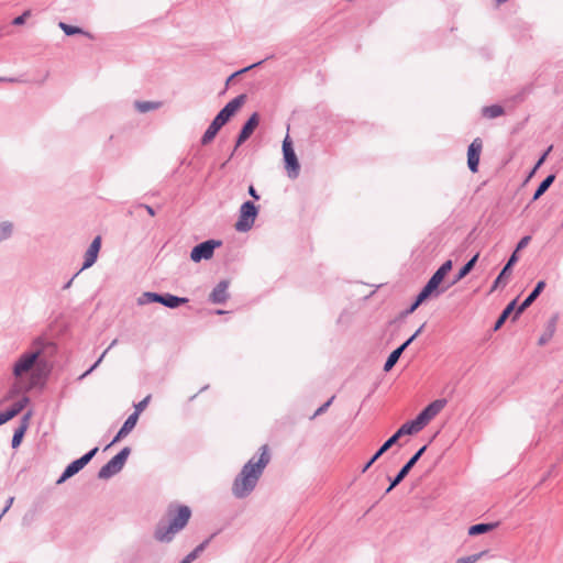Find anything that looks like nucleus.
<instances>
[{
	"mask_svg": "<svg viewBox=\"0 0 563 563\" xmlns=\"http://www.w3.org/2000/svg\"><path fill=\"white\" fill-rule=\"evenodd\" d=\"M56 351V345L44 338H36L31 345V350L22 353L12 366V374L15 378L32 373L30 387L36 386L42 377V367L46 366L47 357L52 356Z\"/></svg>",
	"mask_w": 563,
	"mask_h": 563,
	"instance_id": "nucleus-1",
	"label": "nucleus"
},
{
	"mask_svg": "<svg viewBox=\"0 0 563 563\" xmlns=\"http://www.w3.org/2000/svg\"><path fill=\"white\" fill-rule=\"evenodd\" d=\"M271 462L266 444L260 448V454L252 456L242 467L232 485V494L236 498L247 497L256 487L265 467Z\"/></svg>",
	"mask_w": 563,
	"mask_h": 563,
	"instance_id": "nucleus-2",
	"label": "nucleus"
},
{
	"mask_svg": "<svg viewBox=\"0 0 563 563\" xmlns=\"http://www.w3.org/2000/svg\"><path fill=\"white\" fill-rule=\"evenodd\" d=\"M191 517V510L188 506H178L177 512L168 522H159L154 531V538L159 542L168 543L175 536L181 531Z\"/></svg>",
	"mask_w": 563,
	"mask_h": 563,
	"instance_id": "nucleus-3",
	"label": "nucleus"
},
{
	"mask_svg": "<svg viewBox=\"0 0 563 563\" xmlns=\"http://www.w3.org/2000/svg\"><path fill=\"white\" fill-rule=\"evenodd\" d=\"M246 96L239 95L229 101L214 117L201 137V144H209L217 135L219 130L231 119V117L245 103Z\"/></svg>",
	"mask_w": 563,
	"mask_h": 563,
	"instance_id": "nucleus-4",
	"label": "nucleus"
},
{
	"mask_svg": "<svg viewBox=\"0 0 563 563\" xmlns=\"http://www.w3.org/2000/svg\"><path fill=\"white\" fill-rule=\"evenodd\" d=\"M446 405V399H437L429 404L420 413L410 421L404 423L408 433L413 434L424 428V426L433 419Z\"/></svg>",
	"mask_w": 563,
	"mask_h": 563,
	"instance_id": "nucleus-5",
	"label": "nucleus"
},
{
	"mask_svg": "<svg viewBox=\"0 0 563 563\" xmlns=\"http://www.w3.org/2000/svg\"><path fill=\"white\" fill-rule=\"evenodd\" d=\"M131 453L129 446L123 448L108 463H106L98 472L99 479H109L122 471L125 462Z\"/></svg>",
	"mask_w": 563,
	"mask_h": 563,
	"instance_id": "nucleus-6",
	"label": "nucleus"
},
{
	"mask_svg": "<svg viewBox=\"0 0 563 563\" xmlns=\"http://www.w3.org/2000/svg\"><path fill=\"white\" fill-rule=\"evenodd\" d=\"M258 214V208L252 201H245L240 208V214L234 228L238 232L250 231L255 222Z\"/></svg>",
	"mask_w": 563,
	"mask_h": 563,
	"instance_id": "nucleus-7",
	"label": "nucleus"
},
{
	"mask_svg": "<svg viewBox=\"0 0 563 563\" xmlns=\"http://www.w3.org/2000/svg\"><path fill=\"white\" fill-rule=\"evenodd\" d=\"M452 269V261L448 260L445 261L430 277L428 283L424 285V287L421 289L422 292H424L428 297H431L433 294L435 296H439L442 294L445 289L438 290L440 284L444 279L445 275Z\"/></svg>",
	"mask_w": 563,
	"mask_h": 563,
	"instance_id": "nucleus-8",
	"label": "nucleus"
},
{
	"mask_svg": "<svg viewBox=\"0 0 563 563\" xmlns=\"http://www.w3.org/2000/svg\"><path fill=\"white\" fill-rule=\"evenodd\" d=\"M98 448H93L90 451H88L86 454H84L81 457L73 461L69 465L66 466L59 478L57 479V484H62L68 478L76 475L79 471H81L97 454Z\"/></svg>",
	"mask_w": 563,
	"mask_h": 563,
	"instance_id": "nucleus-9",
	"label": "nucleus"
},
{
	"mask_svg": "<svg viewBox=\"0 0 563 563\" xmlns=\"http://www.w3.org/2000/svg\"><path fill=\"white\" fill-rule=\"evenodd\" d=\"M283 154L285 165L288 170V176L290 178H297L299 175L300 165L288 135L283 141Z\"/></svg>",
	"mask_w": 563,
	"mask_h": 563,
	"instance_id": "nucleus-10",
	"label": "nucleus"
},
{
	"mask_svg": "<svg viewBox=\"0 0 563 563\" xmlns=\"http://www.w3.org/2000/svg\"><path fill=\"white\" fill-rule=\"evenodd\" d=\"M222 244L219 240H207L197 244L190 252V260L199 263L202 260H210L213 256L214 250Z\"/></svg>",
	"mask_w": 563,
	"mask_h": 563,
	"instance_id": "nucleus-11",
	"label": "nucleus"
},
{
	"mask_svg": "<svg viewBox=\"0 0 563 563\" xmlns=\"http://www.w3.org/2000/svg\"><path fill=\"white\" fill-rule=\"evenodd\" d=\"M408 430L404 424L389 438L382 446L375 452L369 461L364 465L362 472H366L384 453H386L393 445H395L402 435H409Z\"/></svg>",
	"mask_w": 563,
	"mask_h": 563,
	"instance_id": "nucleus-12",
	"label": "nucleus"
},
{
	"mask_svg": "<svg viewBox=\"0 0 563 563\" xmlns=\"http://www.w3.org/2000/svg\"><path fill=\"white\" fill-rule=\"evenodd\" d=\"M427 445L420 448L409 460L408 462L400 468L397 475L390 481V485L386 489V494L390 493L397 485H399L404 478L409 474L411 468L416 465L422 454L426 452Z\"/></svg>",
	"mask_w": 563,
	"mask_h": 563,
	"instance_id": "nucleus-13",
	"label": "nucleus"
},
{
	"mask_svg": "<svg viewBox=\"0 0 563 563\" xmlns=\"http://www.w3.org/2000/svg\"><path fill=\"white\" fill-rule=\"evenodd\" d=\"M483 150V141L481 137H475L467 148V166L472 173L478 170L479 157Z\"/></svg>",
	"mask_w": 563,
	"mask_h": 563,
	"instance_id": "nucleus-14",
	"label": "nucleus"
},
{
	"mask_svg": "<svg viewBox=\"0 0 563 563\" xmlns=\"http://www.w3.org/2000/svg\"><path fill=\"white\" fill-rule=\"evenodd\" d=\"M260 123V117L256 112H254L247 121L243 124L238 139H236V146H240L243 144L254 132V130L257 128Z\"/></svg>",
	"mask_w": 563,
	"mask_h": 563,
	"instance_id": "nucleus-15",
	"label": "nucleus"
},
{
	"mask_svg": "<svg viewBox=\"0 0 563 563\" xmlns=\"http://www.w3.org/2000/svg\"><path fill=\"white\" fill-rule=\"evenodd\" d=\"M100 247H101V238L96 236L85 253V261H84V264H82L80 271L87 269L96 263Z\"/></svg>",
	"mask_w": 563,
	"mask_h": 563,
	"instance_id": "nucleus-16",
	"label": "nucleus"
},
{
	"mask_svg": "<svg viewBox=\"0 0 563 563\" xmlns=\"http://www.w3.org/2000/svg\"><path fill=\"white\" fill-rule=\"evenodd\" d=\"M229 282L228 280H221L217 284V286L212 289L211 294L209 295V300L212 303H224L229 298Z\"/></svg>",
	"mask_w": 563,
	"mask_h": 563,
	"instance_id": "nucleus-17",
	"label": "nucleus"
},
{
	"mask_svg": "<svg viewBox=\"0 0 563 563\" xmlns=\"http://www.w3.org/2000/svg\"><path fill=\"white\" fill-rule=\"evenodd\" d=\"M517 261H518V255H516V252H514L510 255V257L508 258L506 265L504 266V268L501 269V272L499 273L497 278L495 279L490 291L496 290L501 284L506 285V283H507L506 277L510 274V271H511L512 266L517 263Z\"/></svg>",
	"mask_w": 563,
	"mask_h": 563,
	"instance_id": "nucleus-18",
	"label": "nucleus"
},
{
	"mask_svg": "<svg viewBox=\"0 0 563 563\" xmlns=\"http://www.w3.org/2000/svg\"><path fill=\"white\" fill-rule=\"evenodd\" d=\"M137 422V412L131 413L128 419L124 421L121 429L118 431L117 435L113 438V440L107 445L106 449L114 444L115 442L120 441L122 438L126 437L135 427Z\"/></svg>",
	"mask_w": 563,
	"mask_h": 563,
	"instance_id": "nucleus-19",
	"label": "nucleus"
},
{
	"mask_svg": "<svg viewBox=\"0 0 563 563\" xmlns=\"http://www.w3.org/2000/svg\"><path fill=\"white\" fill-rule=\"evenodd\" d=\"M544 287H545L544 280H540L537 283L533 290L528 295V297L517 308L515 318L518 317L519 314H521L528 307H530L533 303V301L539 297V295L542 292Z\"/></svg>",
	"mask_w": 563,
	"mask_h": 563,
	"instance_id": "nucleus-20",
	"label": "nucleus"
},
{
	"mask_svg": "<svg viewBox=\"0 0 563 563\" xmlns=\"http://www.w3.org/2000/svg\"><path fill=\"white\" fill-rule=\"evenodd\" d=\"M159 298L157 300L158 303L164 305L167 308L175 309L183 303L188 302V299L185 297H177L172 294H159Z\"/></svg>",
	"mask_w": 563,
	"mask_h": 563,
	"instance_id": "nucleus-21",
	"label": "nucleus"
},
{
	"mask_svg": "<svg viewBox=\"0 0 563 563\" xmlns=\"http://www.w3.org/2000/svg\"><path fill=\"white\" fill-rule=\"evenodd\" d=\"M30 415L31 413H26L23 417L22 423L20 424L19 428L15 429V431L13 433L12 441H11V445H12L13 449L18 448L21 444V442H22L24 433H25V431L27 429V420L30 418Z\"/></svg>",
	"mask_w": 563,
	"mask_h": 563,
	"instance_id": "nucleus-22",
	"label": "nucleus"
},
{
	"mask_svg": "<svg viewBox=\"0 0 563 563\" xmlns=\"http://www.w3.org/2000/svg\"><path fill=\"white\" fill-rule=\"evenodd\" d=\"M497 526H498V522L476 523L468 528V534L470 536H478V534L487 533V532L494 530Z\"/></svg>",
	"mask_w": 563,
	"mask_h": 563,
	"instance_id": "nucleus-23",
	"label": "nucleus"
},
{
	"mask_svg": "<svg viewBox=\"0 0 563 563\" xmlns=\"http://www.w3.org/2000/svg\"><path fill=\"white\" fill-rule=\"evenodd\" d=\"M478 260V253L475 254L471 260H468L459 271L457 275L455 276V279L453 280V284L457 283L459 280L463 279L466 275L470 274V272L474 268L476 262Z\"/></svg>",
	"mask_w": 563,
	"mask_h": 563,
	"instance_id": "nucleus-24",
	"label": "nucleus"
},
{
	"mask_svg": "<svg viewBox=\"0 0 563 563\" xmlns=\"http://www.w3.org/2000/svg\"><path fill=\"white\" fill-rule=\"evenodd\" d=\"M554 179H555V175H553V174L547 176L541 181V184L539 185L537 190L534 191L532 200L533 201L538 200L549 189V187L553 184Z\"/></svg>",
	"mask_w": 563,
	"mask_h": 563,
	"instance_id": "nucleus-25",
	"label": "nucleus"
},
{
	"mask_svg": "<svg viewBox=\"0 0 563 563\" xmlns=\"http://www.w3.org/2000/svg\"><path fill=\"white\" fill-rule=\"evenodd\" d=\"M134 107L139 112L145 113L148 111L159 109L162 107V102H159V101H135Z\"/></svg>",
	"mask_w": 563,
	"mask_h": 563,
	"instance_id": "nucleus-26",
	"label": "nucleus"
},
{
	"mask_svg": "<svg viewBox=\"0 0 563 563\" xmlns=\"http://www.w3.org/2000/svg\"><path fill=\"white\" fill-rule=\"evenodd\" d=\"M515 307H516V299L506 306V308L503 310V312L496 320L495 325H494L495 331L498 330L505 323V321L508 319L510 313L514 311Z\"/></svg>",
	"mask_w": 563,
	"mask_h": 563,
	"instance_id": "nucleus-27",
	"label": "nucleus"
},
{
	"mask_svg": "<svg viewBox=\"0 0 563 563\" xmlns=\"http://www.w3.org/2000/svg\"><path fill=\"white\" fill-rule=\"evenodd\" d=\"M210 539H207L205 540L203 542H201L199 545H197L190 553H188L184 559L183 561L185 563H191L194 562L203 551L205 549L207 548V545L209 544L210 542Z\"/></svg>",
	"mask_w": 563,
	"mask_h": 563,
	"instance_id": "nucleus-28",
	"label": "nucleus"
},
{
	"mask_svg": "<svg viewBox=\"0 0 563 563\" xmlns=\"http://www.w3.org/2000/svg\"><path fill=\"white\" fill-rule=\"evenodd\" d=\"M482 114L487 119H495L504 114V108L499 104H492L482 109Z\"/></svg>",
	"mask_w": 563,
	"mask_h": 563,
	"instance_id": "nucleus-29",
	"label": "nucleus"
},
{
	"mask_svg": "<svg viewBox=\"0 0 563 563\" xmlns=\"http://www.w3.org/2000/svg\"><path fill=\"white\" fill-rule=\"evenodd\" d=\"M14 231V224L11 221L0 222V242L10 239Z\"/></svg>",
	"mask_w": 563,
	"mask_h": 563,
	"instance_id": "nucleus-30",
	"label": "nucleus"
},
{
	"mask_svg": "<svg viewBox=\"0 0 563 563\" xmlns=\"http://www.w3.org/2000/svg\"><path fill=\"white\" fill-rule=\"evenodd\" d=\"M402 353H404L402 349L397 347L396 350H394L389 354V356L387 357V360L384 364V371L389 372L395 366V364L398 362V360Z\"/></svg>",
	"mask_w": 563,
	"mask_h": 563,
	"instance_id": "nucleus-31",
	"label": "nucleus"
},
{
	"mask_svg": "<svg viewBox=\"0 0 563 563\" xmlns=\"http://www.w3.org/2000/svg\"><path fill=\"white\" fill-rule=\"evenodd\" d=\"M58 26L68 36L75 35V34H84V35H87V36L91 37V35L89 33L85 32L82 29H80L78 26L69 25V24H67L65 22H59Z\"/></svg>",
	"mask_w": 563,
	"mask_h": 563,
	"instance_id": "nucleus-32",
	"label": "nucleus"
},
{
	"mask_svg": "<svg viewBox=\"0 0 563 563\" xmlns=\"http://www.w3.org/2000/svg\"><path fill=\"white\" fill-rule=\"evenodd\" d=\"M159 298V294L152 292V291H145L137 298V305L144 306L151 302H157Z\"/></svg>",
	"mask_w": 563,
	"mask_h": 563,
	"instance_id": "nucleus-33",
	"label": "nucleus"
},
{
	"mask_svg": "<svg viewBox=\"0 0 563 563\" xmlns=\"http://www.w3.org/2000/svg\"><path fill=\"white\" fill-rule=\"evenodd\" d=\"M429 297L420 291L416 298V300L402 312L404 316H408V314H411L412 312H415L417 310V308L426 300L428 299Z\"/></svg>",
	"mask_w": 563,
	"mask_h": 563,
	"instance_id": "nucleus-34",
	"label": "nucleus"
},
{
	"mask_svg": "<svg viewBox=\"0 0 563 563\" xmlns=\"http://www.w3.org/2000/svg\"><path fill=\"white\" fill-rule=\"evenodd\" d=\"M554 331H555V320L553 319L549 323L547 331L540 336L539 345L547 344L551 340V338L553 336Z\"/></svg>",
	"mask_w": 563,
	"mask_h": 563,
	"instance_id": "nucleus-35",
	"label": "nucleus"
},
{
	"mask_svg": "<svg viewBox=\"0 0 563 563\" xmlns=\"http://www.w3.org/2000/svg\"><path fill=\"white\" fill-rule=\"evenodd\" d=\"M23 409L21 408L20 405H18V402H14L11 408H9L8 410L5 411H1V413L3 415V417H5V420L7 422L9 420H11L12 418H14L15 416H18Z\"/></svg>",
	"mask_w": 563,
	"mask_h": 563,
	"instance_id": "nucleus-36",
	"label": "nucleus"
},
{
	"mask_svg": "<svg viewBox=\"0 0 563 563\" xmlns=\"http://www.w3.org/2000/svg\"><path fill=\"white\" fill-rule=\"evenodd\" d=\"M552 150V146H550L544 153L543 155L538 159L537 164L534 165V167L532 168V170L530 172V174L528 175V179L531 178L534 173L537 172V169L544 163L548 154L551 152Z\"/></svg>",
	"mask_w": 563,
	"mask_h": 563,
	"instance_id": "nucleus-37",
	"label": "nucleus"
},
{
	"mask_svg": "<svg viewBox=\"0 0 563 563\" xmlns=\"http://www.w3.org/2000/svg\"><path fill=\"white\" fill-rule=\"evenodd\" d=\"M262 63H263V60H260V62H257V63H254V64H252V65H250V66H247V67H244V68H242V69H240V70H238V71L233 73V74H232V75L227 79V85H228L230 81H232V79H233L235 76H238V75H240V74H244V73L249 71L250 69H252V68H254V67L260 66Z\"/></svg>",
	"mask_w": 563,
	"mask_h": 563,
	"instance_id": "nucleus-38",
	"label": "nucleus"
},
{
	"mask_svg": "<svg viewBox=\"0 0 563 563\" xmlns=\"http://www.w3.org/2000/svg\"><path fill=\"white\" fill-rule=\"evenodd\" d=\"M334 399V396H332L328 401H325L322 406H320L316 412L313 413V416L311 417L312 419L322 415L323 412H325L328 410V408L330 407V405L332 404Z\"/></svg>",
	"mask_w": 563,
	"mask_h": 563,
	"instance_id": "nucleus-39",
	"label": "nucleus"
},
{
	"mask_svg": "<svg viewBox=\"0 0 563 563\" xmlns=\"http://www.w3.org/2000/svg\"><path fill=\"white\" fill-rule=\"evenodd\" d=\"M530 240L531 238L529 235L523 236L517 244V247L515 250L516 254L518 253V251L525 249L529 244Z\"/></svg>",
	"mask_w": 563,
	"mask_h": 563,
	"instance_id": "nucleus-40",
	"label": "nucleus"
},
{
	"mask_svg": "<svg viewBox=\"0 0 563 563\" xmlns=\"http://www.w3.org/2000/svg\"><path fill=\"white\" fill-rule=\"evenodd\" d=\"M148 400H150V396H146L143 400H141L139 404L135 405V411L134 412H137V416L140 415V412L142 410L145 409V407L148 404Z\"/></svg>",
	"mask_w": 563,
	"mask_h": 563,
	"instance_id": "nucleus-41",
	"label": "nucleus"
},
{
	"mask_svg": "<svg viewBox=\"0 0 563 563\" xmlns=\"http://www.w3.org/2000/svg\"><path fill=\"white\" fill-rule=\"evenodd\" d=\"M30 15V11H25L24 13H22L21 15L16 16L14 20H13V24L14 25H22L25 23V20L26 18Z\"/></svg>",
	"mask_w": 563,
	"mask_h": 563,
	"instance_id": "nucleus-42",
	"label": "nucleus"
},
{
	"mask_svg": "<svg viewBox=\"0 0 563 563\" xmlns=\"http://www.w3.org/2000/svg\"><path fill=\"white\" fill-rule=\"evenodd\" d=\"M26 80L21 78V77H0V82H19V84H22V82H25Z\"/></svg>",
	"mask_w": 563,
	"mask_h": 563,
	"instance_id": "nucleus-43",
	"label": "nucleus"
},
{
	"mask_svg": "<svg viewBox=\"0 0 563 563\" xmlns=\"http://www.w3.org/2000/svg\"><path fill=\"white\" fill-rule=\"evenodd\" d=\"M479 555H481V554H474V555H471V556H467V558L461 559V560H459V562H457V563H465V562H468V563H475Z\"/></svg>",
	"mask_w": 563,
	"mask_h": 563,
	"instance_id": "nucleus-44",
	"label": "nucleus"
},
{
	"mask_svg": "<svg viewBox=\"0 0 563 563\" xmlns=\"http://www.w3.org/2000/svg\"><path fill=\"white\" fill-rule=\"evenodd\" d=\"M108 353V350H106L101 355L100 357L90 366V371H95L99 364L102 362L103 357L106 356V354Z\"/></svg>",
	"mask_w": 563,
	"mask_h": 563,
	"instance_id": "nucleus-45",
	"label": "nucleus"
},
{
	"mask_svg": "<svg viewBox=\"0 0 563 563\" xmlns=\"http://www.w3.org/2000/svg\"><path fill=\"white\" fill-rule=\"evenodd\" d=\"M247 191H249V195H250L252 198H254L255 200H258V199H260V196H258V194H257V191L255 190V188H254V186H253V185H251V186L249 187V190H247Z\"/></svg>",
	"mask_w": 563,
	"mask_h": 563,
	"instance_id": "nucleus-46",
	"label": "nucleus"
},
{
	"mask_svg": "<svg viewBox=\"0 0 563 563\" xmlns=\"http://www.w3.org/2000/svg\"><path fill=\"white\" fill-rule=\"evenodd\" d=\"M416 339L413 336H410L408 340H406L399 349H402V352L415 341Z\"/></svg>",
	"mask_w": 563,
	"mask_h": 563,
	"instance_id": "nucleus-47",
	"label": "nucleus"
},
{
	"mask_svg": "<svg viewBox=\"0 0 563 563\" xmlns=\"http://www.w3.org/2000/svg\"><path fill=\"white\" fill-rule=\"evenodd\" d=\"M13 500H14V498H13V497H10V498L8 499L5 507L3 508L2 512L0 514L2 517H3V515H4V514L10 509V507H11V506H12V504H13Z\"/></svg>",
	"mask_w": 563,
	"mask_h": 563,
	"instance_id": "nucleus-48",
	"label": "nucleus"
},
{
	"mask_svg": "<svg viewBox=\"0 0 563 563\" xmlns=\"http://www.w3.org/2000/svg\"><path fill=\"white\" fill-rule=\"evenodd\" d=\"M29 401H30L29 397L24 396L16 402H18V405L21 406L22 409H24L25 406L29 404Z\"/></svg>",
	"mask_w": 563,
	"mask_h": 563,
	"instance_id": "nucleus-49",
	"label": "nucleus"
},
{
	"mask_svg": "<svg viewBox=\"0 0 563 563\" xmlns=\"http://www.w3.org/2000/svg\"><path fill=\"white\" fill-rule=\"evenodd\" d=\"M80 272H81V271L77 272V273H76V274H75V275H74V276H73V277H71V278H70V279H69L65 285H64L63 289H68V288L71 286V284H73V282H74L75 277H77V276H78V274H79Z\"/></svg>",
	"mask_w": 563,
	"mask_h": 563,
	"instance_id": "nucleus-50",
	"label": "nucleus"
},
{
	"mask_svg": "<svg viewBox=\"0 0 563 563\" xmlns=\"http://www.w3.org/2000/svg\"><path fill=\"white\" fill-rule=\"evenodd\" d=\"M19 393L18 388L16 387H13L7 395L5 399H11L13 398L16 394Z\"/></svg>",
	"mask_w": 563,
	"mask_h": 563,
	"instance_id": "nucleus-51",
	"label": "nucleus"
},
{
	"mask_svg": "<svg viewBox=\"0 0 563 563\" xmlns=\"http://www.w3.org/2000/svg\"><path fill=\"white\" fill-rule=\"evenodd\" d=\"M141 207H143L147 211V213L150 216H152V217L155 216V211H154V209L151 206H148V205H141Z\"/></svg>",
	"mask_w": 563,
	"mask_h": 563,
	"instance_id": "nucleus-52",
	"label": "nucleus"
},
{
	"mask_svg": "<svg viewBox=\"0 0 563 563\" xmlns=\"http://www.w3.org/2000/svg\"><path fill=\"white\" fill-rule=\"evenodd\" d=\"M423 328H424V323L411 336L417 339V336L422 332Z\"/></svg>",
	"mask_w": 563,
	"mask_h": 563,
	"instance_id": "nucleus-53",
	"label": "nucleus"
},
{
	"mask_svg": "<svg viewBox=\"0 0 563 563\" xmlns=\"http://www.w3.org/2000/svg\"><path fill=\"white\" fill-rule=\"evenodd\" d=\"M93 371H90V367L82 374L80 375L79 379H84L86 376H88L89 374H91Z\"/></svg>",
	"mask_w": 563,
	"mask_h": 563,
	"instance_id": "nucleus-54",
	"label": "nucleus"
},
{
	"mask_svg": "<svg viewBox=\"0 0 563 563\" xmlns=\"http://www.w3.org/2000/svg\"><path fill=\"white\" fill-rule=\"evenodd\" d=\"M117 343H118V340H117V339H114V340L111 342V344L108 346V349H107V350L109 351V350H110V349H112Z\"/></svg>",
	"mask_w": 563,
	"mask_h": 563,
	"instance_id": "nucleus-55",
	"label": "nucleus"
},
{
	"mask_svg": "<svg viewBox=\"0 0 563 563\" xmlns=\"http://www.w3.org/2000/svg\"><path fill=\"white\" fill-rule=\"evenodd\" d=\"M5 422H7L5 417H3V415L0 412V426Z\"/></svg>",
	"mask_w": 563,
	"mask_h": 563,
	"instance_id": "nucleus-56",
	"label": "nucleus"
},
{
	"mask_svg": "<svg viewBox=\"0 0 563 563\" xmlns=\"http://www.w3.org/2000/svg\"><path fill=\"white\" fill-rule=\"evenodd\" d=\"M497 1V4H501L504 2H506L507 0H496Z\"/></svg>",
	"mask_w": 563,
	"mask_h": 563,
	"instance_id": "nucleus-57",
	"label": "nucleus"
},
{
	"mask_svg": "<svg viewBox=\"0 0 563 563\" xmlns=\"http://www.w3.org/2000/svg\"><path fill=\"white\" fill-rule=\"evenodd\" d=\"M217 313L218 314H222V313H224V311L223 310H217Z\"/></svg>",
	"mask_w": 563,
	"mask_h": 563,
	"instance_id": "nucleus-58",
	"label": "nucleus"
},
{
	"mask_svg": "<svg viewBox=\"0 0 563 563\" xmlns=\"http://www.w3.org/2000/svg\"><path fill=\"white\" fill-rule=\"evenodd\" d=\"M207 388H208V386H203V387L200 389V391H203V390H206Z\"/></svg>",
	"mask_w": 563,
	"mask_h": 563,
	"instance_id": "nucleus-59",
	"label": "nucleus"
},
{
	"mask_svg": "<svg viewBox=\"0 0 563 563\" xmlns=\"http://www.w3.org/2000/svg\"><path fill=\"white\" fill-rule=\"evenodd\" d=\"M179 563H185L183 560Z\"/></svg>",
	"mask_w": 563,
	"mask_h": 563,
	"instance_id": "nucleus-60",
	"label": "nucleus"
},
{
	"mask_svg": "<svg viewBox=\"0 0 563 563\" xmlns=\"http://www.w3.org/2000/svg\"><path fill=\"white\" fill-rule=\"evenodd\" d=\"M562 227H563V222H562Z\"/></svg>",
	"mask_w": 563,
	"mask_h": 563,
	"instance_id": "nucleus-61",
	"label": "nucleus"
},
{
	"mask_svg": "<svg viewBox=\"0 0 563 563\" xmlns=\"http://www.w3.org/2000/svg\"><path fill=\"white\" fill-rule=\"evenodd\" d=\"M465 563H468V562H465Z\"/></svg>",
	"mask_w": 563,
	"mask_h": 563,
	"instance_id": "nucleus-62",
	"label": "nucleus"
}]
</instances>
